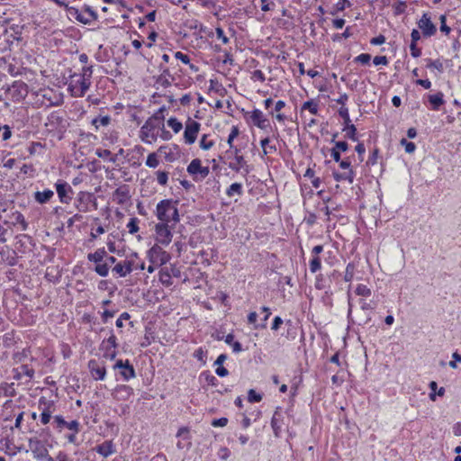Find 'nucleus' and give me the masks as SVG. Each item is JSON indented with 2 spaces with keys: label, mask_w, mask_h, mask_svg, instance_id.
Wrapping results in <instances>:
<instances>
[{
  "label": "nucleus",
  "mask_w": 461,
  "mask_h": 461,
  "mask_svg": "<svg viewBox=\"0 0 461 461\" xmlns=\"http://www.w3.org/2000/svg\"><path fill=\"white\" fill-rule=\"evenodd\" d=\"M302 110H308L312 114L315 115L318 113L319 106L316 102L310 100L303 104Z\"/></svg>",
  "instance_id": "37998d69"
},
{
  "label": "nucleus",
  "mask_w": 461,
  "mask_h": 461,
  "mask_svg": "<svg viewBox=\"0 0 461 461\" xmlns=\"http://www.w3.org/2000/svg\"><path fill=\"white\" fill-rule=\"evenodd\" d=\"M54 196V192L50 189L37 191L34 193V199L37 203L43 204L50 201Z\"/></svg>",
  "instance_id": "cd10ccee"
},
{
  "label": "nucleus",
  "mask_w": 461,
  "mask_h": 461,
  "mask_svg": "<svg viewBox=\"0 0 461 461\" xmlns=\"http://www.w3.org/2000/svg\"><path fill=\"white\" fill-rule=\"evenodd\" d=\"M337 134L333 136L332 142H334V147L336 150H339V152H345L348 149V144L346 141H334V139L336 138Z\"/></svg>",
  "instance_id": "052dcab7"
},
{
  "label": "nucleus",
  "mask_w": 461,
  "mask_h": 461,
  "mask_svg": "<svg viewBox=\"0 0 461 461\" xmlns=\"http://www.w3.org/2000/svg\"><path fill=\"white\" fill-rule=\"evenodd\" d=\"M120 373L123 379L126 381L135 377V371L131 364L126 365L125 367L122 369Z\"/></svg>",
  "instance_id": "79ce46f5"
},
{
  "label": "nucleus",
  "mask_w": 461,
  "mask_h": 461,
  "mask_svg": "<svg viewBox=\"0 0 461 461\" xmlns=\"http://www.w3.org/2000/svg\"><path fill=\"white\" fill-rule=\"evenodd\" d=\"M239 134H240V130H239L238 126L233 125L230 128V131L227 138V144H228L229 148H237L236 146H234V140L239 136Z\"/></svg>",
  "instance_id": "a19ab883"
},
{
  "label": "nucleus",
  "mask_w": 461,
  "mask_h": 461,
  "mask_svg": "<svg viewBox=\"0 0 461 461\" xmlns=\"http://www.w3.org/2000/svg\"><path fill=\"white\" fill-rule=\"evenodd\" d=\"M134 258H137V252H131L125 259L118 261L113 268V272L118 277H125L134 271Z\"/></svg>",
  "instance_id": "9b49d317"
},
{
  "label": "nucleus",
  "mask_w": 461,
  "mask_h": 461,
  "mask_svg": "<svg viewBox=\"0 0 461 461\" xmlns=\"http://www.w3.org/2000/svg\"><path fill=\"white\" fill-rule=\"evenodd\" d=\"M8 93L15 101L24 99L28 95V86L23 81H14L8 88Z\"/></svg>",
  "instance_id": "2eb2a0df"
},
{
  "label": "nucleus",
  "mask_w": 461,
  "mask_h": 461,
  "mask_svg": "<svg viewBox=\"0 0 461 461\" xmlns=\"http://www.w3.org/2000/svg\"><path fill=\"white\" fill-rule=\"evenodd\" d=\"M226 194L229 197H232L234 195H241L242 194V185L240 183H233L229 188L226 190Z\"/></svg>",
  "instance_id": "c9c22d12"
},
{
  "label": "nucleus",
  "mask_w": 461,
  "mask_h": 461,
  "mask_svg": "<svg viewBox=\"0 0 461 461\" xmlns=\"http://www.w3.org/2000/svg\"><path fill=\"white\" fill-rule=\"evenodd\" d=\"M68 16L69 19L76 20L83 24H90L97 18L96 14L89 7L82 9L69 7L68 9Z\"/></svg>",
  "instance_id": "423d86ee"
},
{
  "label": "nucleus",
  "mask_w": 461,
  "mask_h": 461,
  "mask_svg": "<svg viewBox=\"0 0 461 461\" xmlns=\"http://www.w3.org/2000/svg\"><path fill=\"white\" fill-rule=\"evenodd\" d=\"M45 127L49 132L61 136L66 131L67 122L58 112H53L48 116Z\"/></svg>",
  "instance_id": "0eeeda50"
},
{
  "label": "nucleus",
  "mask_w": 461,
  "mask_h": 461,
  "mask_svg": "<svg viewBox=\"0 0 461 461\" xmlns=\"http://www.w3.org/2000/svg\"><path fill=\"white\" fill-rule=\"evenodd\" d=\"M342 131L345 132L346 137L349 140L353 141H357L358 140L357 136V128L354 124L348 126L345 125Z\"/></svg>",
  "instance_id": "4c0bfd02"
},
{
  "label": "nucleus",
  "mask_w": 461,
  "mask_h": 461,
  "mask_svg": "<svg viewBox=\"0 0 461 461\" xmlns=\"http://www.w3.org/2000/svg\"><path fill=\"white\" fill-rule=\"evenodd\" d=\"M355 269H356V266L354 263L350 262L347 265L346 270H345V275H344V280L346 282H351L353 280L354 275H355Z\"/></svg>",
  "instance_id": "c03bdc74"
},
{
  "label": "nucleus",
  "mask_w": 461,
  "mask_h": 461,
  "mask_svg": "<svg viewBox=\"0 0 461 461\" xmlns=\"http://www.w3.org/2000/svg\"><path fill=\"white\" fill-rule=\"evenodd\" d=\"M92 68L83 67L81 72L70 76L68 89L74 97L84 96L91 86Z\"/></svg>",
  "instance_id": "f03ea898"
},
{
  "label": "nucleus",
  "mask_w": 461,
  "mask_h": 461,
  "mask_svg": "<svg viewBox=\"0 0 461 461\" xmlns=\"http://www.w3.org/2000/svg\"><path fill=\"white\" fill-rule=\"evenodd\" d=\"M56 191L59 195V201L62 203H68L71 200L70 194L72 193L71 186L64 182V181H58L55 184Z\"/></svg>",
  "instance_id": "a211bd4d"
},
{
  "label": "nucleus",
  "mask_w": 461,
  "mask_h": 461,
  "mask_svg": "<svg viewBox=\"0 0 461 461\" xmlns=\"http://www.w3.org/2000/svg\"><path fill=\"white\" fill-rule=\"evenodd\" d=\"M350 5L351 4L348 0H339L334 5V9L335 12H342Z\"/></svg>",
  "instance_id": "e2e57ef3"
},
{
  "label": "nucleus",
  "mask_w": 461,
  "mask_h": 461,
  "mask_svg": "<svg viewBox=\"0 0 461 461\" xmlns=\"http://www.w3.org/2000/svg\"><path fill=\"white\" fill-rule=\"evenodd\" d=\"M370 60L371 55L367 53H361L354 59L355 62L360 63L362 65L369 64Z\"/></svg>",
  "instance_id": "bf43d9fd"
},
{
  "label": "nucleus",
  "mask_w": 461,
  "mask_h": 461,
  "mask_svg": "<svg viewBox=\"0 0 461 461\" xmlns=\"http://www.w3.org/2000/svg\"><path fill=\"white\" fill-rule=\"evenodd\" d=\"M356 174L353 169H349L344 173H333V177L336 181H348L352 184L355 180Z\"/></svg>",
  "instance_id": "2f4dec72"
},
{
  "label": "nucleus",
  "mask_w": 461,
  "mask_h": 461,
  "mask_svg": "<svg viewBox=\"0 0 461 461\" xmlns=\"http://www.w3.org/2000/svg\"><path fill=\"white\" fill-rule=\"evenodd\" d=\"M51 414V404L49 402H44V407L42 408V412L41 414V422L43 425L48 424L50 420Z\"/></svg>",
  "instance_id": "f704fd0d"
},
{
  "label": "nucleus",
  "mask_w": 461,
  "mask_h": 461,
  "mask_svg": "<svg viewBox=\"0 0 461 461\" xmlns=\"http://www.w3.org/2000/svg\"><path fill=\"white\" fill-rule=\"evenodd\" d=\"M215 145V140L209 134H203L199 140V147L204 151H208Z\"/></svg>",
  "instance_id": "7c9ffc66"
},
{
  "label": "nucleus",
  "mask_w": 461,
  "mask_h": 461,
  "mask_svg": "<svg viewBox=\"0 0 461 461\" xmlns=\"http://www.w3.org/2000/svg\"><path fill=\"white\" fill-rule=\"evenodd\" d=\"M429 102L430 104L431 109L434 111H438L440 106L444 104V94L442 92H438L433 95H428Z\"/></svg>",
  "instance_id": "a878e982"
},
{
  "label": "nucleus",
  "mask_w": 461,
  "mask_h": 461,
  "mask_svg": "<svg viewBox=\"0 0 461 461\" xmlns=\"http://www.w3.org/2000/svg\"><path fill=\"white\" fill-rule=\"evenodd\" d=\"M219 159L233 172L240 173L242 169L249 172L247 161L238 148H229Z\"/></svg>",
  "instance_id": "20e7f679"
},
{
  "label": "nucleus",
  "mask_w": 461,
  "mask_h": 461,
  "mask_svg": "<svg viewBox=\"0 0 461 461\" xmlns=\"http://www.w3.org/2000/svg\"><path fill=\"white\" fill-rule=\"evenodd\" d=\"M139 221L137 218H131L126 227L128 229L129 233L134 234L139 231Z\"/></svg>",
  "instance_id": "5fc2aeb1"
},
{
  "label": "nucleus",
  "mask_w": 461,
  "mask_h": 461,
  "mask_svg": "<svg viewBox=\"0 0 461 461\" xmlns=\"http://www.w3.org/2000/svg\"><path fill=\"white\" fill-rule=\"evenodd\" d=\"M146 257L149 263L159 266L167 264L171 259L170 254L158 244H154L147 250Z\"/></svg>",
  "instance_id": "6e6552de"
},
{
  "label": "nucleus",
  "mask_w": 461,
  "mask_h": 461,
  "mask_svg": "<svg viewBox=\"0 0 461 461\" xmlns=\"http://www.w3.org/2000/svg\"><path fill=\"white\" fill-rule=\"evenodd\" d=\"M29 448L32 453L33 457L37 461H40L43 457H46L47 455H49L47 443L37 438L29 439Z\"/></svg>",
  "instance_id": "f8f14e48"
},
{
  "label": "nucleus",
  "mask_w": 461,
  "mask_h": 461,
  "mask_svg": "<svg viewBox=\"0 0 461 461\" xmlns=\"http://www.w3.org/2000/svg\"><path fill=\"white\" fill-rule=\"evenodd\" d=\"M145 164L147 167H149L150 168H156L159 164V160H158V157L157 153L153 152V153L149 154Z\"/></svg>",
  "instance_id": "a18cd8bd"
},
{
  "label": "nucleus",
  "mask_w": 461,
  "mask_h": 461,
  "mask_svg": "<svg viewBox=\"0 0 461 461\" xmlns=\"http://www.w3.org/2000/svg\"><path fill=\"white\" fill-rule=\"evenodd\" d=\"M174 56L177 60L181 61L183 64L188 65L192 71L195 72L198 70L197 67L191 63L190 57L187 54L183 53L181 51H176L174 53Z\"/></svg>",
  "instance_id": "72a5a7b5"
},
{
  "label": "nucleus",
  "mask_w": 461,
  "mask_h": 461,
  "mask_svg": "<svg viewBox=\"0 0 461 461\" xmlns=\"http://www.w3.org/2000/svg\"><path fill=\"white\" fill-rule=\"evenodd\" d=\"M186 170L191 176H200L201 178L206 177L210 173L209 167H203L199 158L193 159L187 166Z\"/></svg>",
  "instance_id": "f3484780"
},
{
  "label": "nucleus",
  "mask_w": 461,
  "mask_h": 461,
  "mask_svg": "<svg viewBox=\"0 0 461 461\" xmlns=\"http://www.w3.org/2000/svg\"><path fill=\"white\" fill-rule=\"evenodd\" d=\"M176 225L168 223H157L154 227V240L155 244L160 246H168L173 238L172 230Z\"/></svg>",
  "instance_id": "39448f33"
},
{
  "label": "nucleus",
  "mask_w": 461,
  "mask_h": 461,
  "mask_svg": "<svg viewBox=\"0 0 461 461\" xmlns=\"http://www.w3.org/2000/svg\"><path fill=\"white\" fill-rule=\"evenodd\" d=\"M113 394L118 401H127L133 394V390L129 385L121 384L116 386Z\"/></svg>",
  "instance_id": "4be33fe9"
},
{
  "label": "nucleus",
  "mask_w": 461,
  "mask_h": 461,
  "mask_svg": "<svg viewBox=\"0 0 461 461\" xmlns=\"http://www.w3.org/2000/svg\"><path fill=\"white\" fill-rule=\"evenodd\" d=\"M262 400V394L257 393L254 389L248 392V401L249 402H259Z\"/></svg>",
  "instance_id": "4d7b16f0"
},
{
  "label": "nucleus",
  "mask_w": 461,
  "mask_h": 461,
  "mask_svg": "<svg viewBox=\"0 0 461 461\" xmlns=\"http://www.w3.org/2000/svg\"><path fill=\"white\" fill-rule=\"evenodd\" d=\"M155 215L158 220V223L176 225L180 221L177 202L172 199L161 200L156 206Z\"/></svg>",
  "instance_id": "7ed1b4c3"
},
{
  "label": "nucleus",
  "mask_w": 461,
  "mask_h": 461,
  "mask_svg": "<svg viewBox=\"0 0 461 461\" xmlns=\"http://www.w3.org/2000/svg\"><path fill=\"white\" fill-rule=\"evenodd\" d=\"M110 117L109 116H101L95 118L92 121L93 125L95 126L96 129H98L100 126H107L110 123Z\"/></svg>",
  "instance_id": "8fccbe9b"
},
{
  "label": "nucleus",
  "mask_w": 461,
  "mask_h": 461,
  "mask_svg": "<svg viewBox=\"0 0 461 461\" xmlns=\"http://www.w3.org/2000/svg\"><path fill=\"white\" fill-rule=\"evenodd\" d=\"M250 79L254 82H265L266 80V77H265V74L262 70L260 69H256L252 72H250Z\"/></svg>",
  "instance_id": "603ef678"
},
{
  "label": "nucleus",
  "mask_w": 461,
  "mask_h": 461,
  "mask_svg": "<svg viewBox=\"0 0 461 461\" xmlns=\"http://www.w3.org/2000/svg\"><path fill=\"white\" fill-rule=\"evenodd\" d=\"M215 35L218 40H220L222 44H228L230 39L225 35L223 30L220 27L215 29Z\"/></svg>",
  "instance_id": "0e129e2a"
},
{
  "label": "nucleus",
  "mask_w": 461,
  "mask_h": 461,
  "mask_svg": "<svg viewBox=\"0 0 461 461\" xmlns=\"http://www.w3.org/2000/svg\"><path fill=\"white\" fill-rule=\"evenodd\" d=\"M373 63L375 66H386L388 64V59L385 56H375L373 59Z\"/></svg>",
  "instance_id": "774afa93"
},
{
  "label": "nucleus",
  "mask_w": 461,
  "mask_h": 461,
  "mask_svg": "<svg viewBox=\"0 0 461 461\" xmlns=\"http://www.w3.org/2000/svg\"><path fill=\"white\" fill-rule=\"evenodd\" d=\"M309 267L312 273H316L319 271L321 268V258L312 256V259L310 260Z\"/></svg>",
  "instance_id": "49530a36"
},
{
  "label": "nucleus",
  "mask_w": 461,
  "mask_h": 461,
  "mask_svg": "<svg viewBox=\"0 0 461 461\" xmlns=\"http://www.w3.org/2000/svg\"><path fill=\"white\" fill-rule=\"evenodd\" d=\"M117 346V338L113 331L111 330L110 336L102 341L101 348L103 351H109L111 349H116Z\"/></svg>",
  "instance_id": "c85d7f7f"
},
{
  "label": "nucleus",
  "mask_w": 461,
  "mask_h": 461,
  "mask_svg": "<svg viewBox=\"0 0 461 461\" xmlns=\"http://www.w3.org/2000/svg\"><path fill=\"white\" fill-rule=\"evenodd\" d=\"M12 131L8 125H0V135L2 140H8L12 137Z\"/></svg>",
  "instance_id": "6e6d98bb"
},
{
  "label": "nucleus",
  "mask_w": 461,
  "mask_h": 461,
  "mask_svg": "<svg viewBox=\"0 0 461 461\" xmlns=\"http://www.w3.org/2000/svg\"><path fill=\"white\" fill-rule=\"evenodd\" d=\"M107 256V253L104 248L96 249L94 253L87 255V259L95 264L103 262L104 258Z\"/></svg>",
  "instance_id": "473e14b6"
},
{
  "label": "nucleus",
  "mask_w": 461,
  "mask_h": 461,
  "mask_svg": "<svg viewBox=\"0 0 461 461\" xmlns=\"http://www.w3.org/2000/svg\"><path fill=\"white\" fill-rule=\"evenodd\" d=\"M95 451L103 456L104 457H108L109 456L115 453V447L113 443L111 440H106L104 443L95 447Z\"/></svg>",
  "instance_id": "b1692460"
},
{
  "label": "nucleus",
  "mask_w": 461,
  "mask_h": 461,
  "mask_svg": "<svg viewBox=\"0 0 461 461\" xmlns=\"http://www.w3.org/2000/svg\"><path fill=\"white\" fill-rule=\"evenodd\" d=\"M42 149H43V145L41 142H32L29 146L28 150L31 155H33V154L39 152Z\"/></svg>",
  "instance_id": "338daca9"
},
{
  "label": "nucleus",
  "mask_w": 461,
  "mask_h": 461,
  "mask_svg": "<svg viewBox=\"0 0 461 461\" xmlns=\"http://www.w3.org/2000/svg\"><path fill=\"white\" fill-rule=\"evenodd\" d=\"M139 137L146 144H153L158 138L162 140L172 139V134L165 128L162 109L144 122L140 127Z\"/></svg>",
  "instance_id": "f257e3e1"
},
{
  "label": "nucleus",
  "mask_w": 461,
  "mask_h": 461,
  "mask_svg": "<svg viewBox=\"0 0 461 461\" xmlns=\"http://www.w3.org/2000/svg\"><path fill=\"white\" fill-rule=\"evenodd\" d=\"M13 374V377L15 380H22L24 377L31 380L34 375V370L27 365H22L19 367L14 368Z\"/></svg>",
  "instance_id": "412c9836"
},
{
  "label": "nucleus",
  "mask_w": 461,
  "mask_h": 461,
  "mask_svg": "<svg viewBox=\"0 0 461 461\" xmlns=\"http://www.w3.org/2000/svg\"><path fill=\"white\" fill-rule=\"evenodd\" d=\"M167 126L172 129L175 133L180 132L183 129V123L176 117H170L167 122Z\"/></svg>",
  "instance_id": "ea45409f"
},
{
  "label": "nucleus",
  "mask_w": 461,
  "mask_h": 461,
  "mask_svg": "<svg viewBox=\"0 0 461 461\" xmlns=\"http://www.w3.org/2000/svg\"><path fill=\"white\" fill-rule=\"evenodd\" d=\"M3 392L5 396H13L14 394V383H3L0 384V393Z\"/></svg>",
  "instance_id": "de8ad7c7"
},
{
  "label": "nucleus",
  "mask_w": 461,
  "mask_h": 461,
  "mask_svg": "<svg viewBox=\"0 0 461 461\" xmlns=\"http://www.w3.org/2000/svg\"><path fill=\"white\" fill-rule=\"evenodd\" d=\"M283 415L279 410L274 412L271 420V427L276 437H279L282 431Z\"/></svg>",
  "instance_id": "393cba45"
},
{
  "label": "nucleus",
  "mask_w": 461,
  "mask_h": 461,
  "mask_svg": "<svg viewBox=\"0 0 461 461\" xmlns=\"http://www.w3.org/2000/svg\"><path fill=\"white\" fill-rule=\"evenodd\" d=\"M88 368L91 374V376L94 380L103 381L106 377V368L104 364L98 362L95 359H91L88 362Z\"/></svg>",
  "instance_id": "dca6fc26"
},
{
  "label": "nucleus",
  "mask_w": 461,
  "mask_h": 461,
  "mask_svg": "<svg viewBox=\"0 0 461 461\" xmlns=\"http://www.w3.org/2000/svg\"><path fill=\"white\" fill-rule=\"evenodd\" d=\"M174 80V77L173 76L169 73V71L165 68L163 70V72L161 73V75L157 78V85L162 86V87H167L169 86H171V83L173 82Z\"/></svg>",
  "instance_id": "c756f323"
},
{
  "label": "nucleus",
  "mask_w": 461,
  "mask_h": 461,
  "mask_svg": "<svg viewBox=\"0 0 461 461\" xmlns=\"http://www.w3.org/2000/svg\"><path fill=\"white\" fill-rule=\"evenodd\" d=\"M339 116L343 119L344 121V126L347 125H351V120H350V117H349V112H348V107H340L339 109Z\"/></svg>",
  "instance_id": "3c124183"
},
{
  "label": "nucleus",
  "mask_w": 461,
  "mask_h": 461,
  "mask_svg": "<svg viewBox=\"0 0 461 461\" xmlns=\"http://www.w3.org/2000/svg\"><path fill=\"white\" fill-rule=\"evenodd\" d=\"M95 271L100 276L105 277L109 274L110 267L107 262H100L95 264Z\"/></svg>",
  "instance_id": "58836bf2"
},
{
  "label": "nucleus",
  "mask_w": 461,
  "mask_h": 461,
  "mask_svg": "<svg viewBox=\"0 0 461 461\" xmlns=\"http://www.w3.org/2000/svg\"><path fill=\"white\" fill-rule=\"evenodd\" d=\"M194 357L199 360L200 362L202 363H205V360H206V351L203 350V348H197L194 353Z\"/></svg>",
  "instance_id": "69168bd1"
},
{
  "label": "nucleus",
  "mask_w": 461,
  "mask_h": 461,
  "mask_svg": "<svg viewBox=\"0 0 461 461\" xmlns=\"http://www.w3.org/2000/svg\"><path fill=\"white\" fill-rule=\"evenodd\" d=\"M417 24L425 38L433 36L437 32L436 25L432 23L430 16L427 13L422 14Z\"/></svg>",
  "instance_id": "ddd939ff"
},
{
  "label": "nucleus",
  "mask_w": 461,
  "mask_h": 461,
  "mask_svg": "<svg viewBox=\"0 0 461 461\" xmlns=\"http://www.w3.org/2000/svg\"><path fill=\"white\" fill-rule=\"evenodd\" d=\"M359 305L362 311L366 312V319L359 322V324H366L368 321H371V312L375 308V303L372 301L367 302L366 298H361L359 300Z\"/></svg>",
  "instance_id": "5701e85b"
},
{
  "label": "nucleus",
  "mask_w": 461,
  "mask_h": 461,
  "mask_svg": "<svg viewBox=\"0 0 461 461\" xmlns=\"http://www.w3.org/2000/svg\"><path fill=\"white\" fill-rule=\"evenodd\" d=\"M286 104L283 100H278L275 104V108L273 112H270V114L278 122H285L286 120V116L281 113L282 109L285 107Z\"/></svg>",
  "instance_id": "bb28decb"
},
{
  "label": "nucleus",
  "mask_w": 461,
  "mask_h": 461,
  "mask_svg": "<svg viewBox=\"0 0 461 461\" xmlns=\"http://www.w3.org/2000/svg\"><path fill=\"white\" fill-rule=\"evenodd\" d=\"M130 199V187L127 185L119 186L113 194V200L121 205L126 204Z\"/></svg>",
  "instance_id": "aec40b11"
},
{
  "label": "nucleus",
  "mask_w": 461,
  "mask_h": 461,
  "mask_svg": "<svg viewBox=\"0 0 461 461\" xmlns=\"http://www.w3.org/2000/svg\"><path fill=\"white\" fill-rule=\"evenodd\" d=\"M167 162H173L179 158V148L177 145H165L158 150Z\"/></svg>",
  "instance_id": "6ab92c4d"
},
{
  "label": "nucleus",
  "mask_w": 461,
  "mask_h": 461,
  "mask_svg": "<svg viewBox=\"0 0 461 461\" xmlns=\"http://www.w3.org/2000/svg\"><path fill=\"white\" fill-rule=\"evenodd\" d=\"M355 294L362 298H367L371 296L372 292L366 285L358 284L356 286Z\"/></svg>",
  "instance_id": "e433bc0d"
},
{
  "label": "nucleus",
  "mask_w": 461,
  "mask_h": 461,
  "mask_svg": "<svg viewBox=\"0 0 461 461\" xmlns=\"http://www.w3.org/2000/svg\"><path fill=\"white\" fill-rule=\"evenodd\" d=\"M156 176H157V182L160 185H166L167 184L168 174L167 172H165V171H157L156 172Z\"/></svg>",
  "instance_id": "13d9d810"
},
{
  "label": "nucleus",
  "mask_w": 461,
  "mask_h": 461,
  "mask_svg": "<svg viewBox=\"0 0 461 461\" xmlns=\"http://www.w3.org/2000/svg\"><path fill=\"white\" fill-rule=\"evenodd\" d=\"M257 320H258V313L256 312H251L249 315H248V322L249 324H251L253 325L254 329H258L259 327L260 328H265L266 327V324L263 323L261 325H259L258 322H257Z\"/></svg>",
  "instance_id": "864d4df0"
},
{
  "label": "nucleus",
  "mask_w": 461,
  "mask_h": 461,
  "mask_svg": "<svg viewBox=\"0 0 461 461\" xmlns=\"http://www.w3.org/2000/svg\"><path fill=\"white\" fill-rule=\"evenodd\" d=\"M200 130L201 123L188 117L185 122V129L183 133L184 143L186 145L194 144L197 140Z\"/></svg>",
  "instance_id": "9d476101"
},
{
  "label": "nucleus",
  "mask_w": 461,
  "mask_h": 461,
  "mask_svg": "<svg viewBox=\"0 0 461 461\" xmlns=\"http://www.w3.org/2000/svg\"><path fill=\"white\" fill-rule=\"evenodd\" d=\"M249 119L254 126L260 130H266L269 126V120L264 113L258 108L249 113Z\"/></svg>",
  "instance_id": "4468645a"
},
{
  "label": "nucleus",
  "mask_w": 461,
  "mask_h": 461,
  "mask_svg": "<svg viewBox=\"0 0 461 461\" xmlns=\"http://www.w3.org/2000/svg\"><path fill=\"white\" fill-rule=\"evenodd\" d=\"M76 207L79 212H87L97 209L96 197L88 192H79L76 200Z\"/></svg>",
  "instance_id": "1a4fd4ad"
},
{
  "label": "nucleus",
  "mask_w": 461,
  "mask_h": 461,
  "mask_svg": "<svg viewBox=\"0 0 461 461\" xmlns=\"http://www.w3.org/2000/svg\"><path fill=\"white\" fill-rule=\"evenodd\" d=\"M401 145L404 147L405 151L409 154L413 153L416 149V145L405 139L401 140Z\"/></svg>",
  "instance_id": "680f3d73"
},
{
  "label": "nucleus",
  "mask_w": 461,
  "mask_h": 461,
  "mask_svg": "<svg viewBox=\"0 0 461 461\" xmlns=\"http://www.w3.org/2000/svg\"><path fill=\"white\" fill-rule=\"evenodd\" d=\"M158 275H159V281H160L163 285H167V286H169V285L172 284V282H171V276H170V274H169L168 270H167V269H161V270L159 271V274H158Z\"/></svg>",
  "instance_id": "09e8293b"
}]
</instances>
